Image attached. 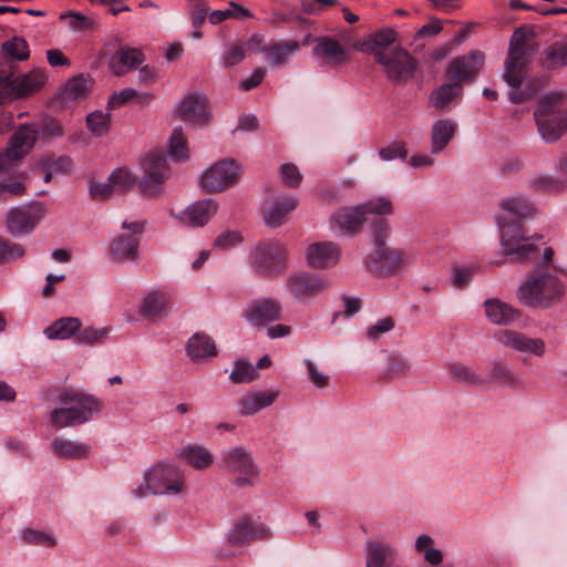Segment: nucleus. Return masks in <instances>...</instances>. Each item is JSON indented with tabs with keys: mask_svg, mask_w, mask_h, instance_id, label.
Masks as SVG:
<instances>
[{
	"mask_svg": "<svg viewBox=\"0 0 567 567\" xmlns=\"http://www.w3.org/2000/svg\"><path fill=\"white\" fill-rule=\"evenodd\" d=\"M328 282L316 275L300 272L288 278L289 292L297 299L311 298L328 288Z\"/></svg>",
	"mask_w": 567,
	"mask_h": 567,
	"instance_id": "obj_20",
	"label": "nucleus"
},
{
	"mask_svg": "<svg viewBox=\"0 0 567 567\" xmlns=\"http://www.w3.org/2000/svg\"><path fill=\"white\" fill-rule=\"evenodd\" d=\"M256 537V528L247 517L238 519L231 533L228 536V542L233 545H243L252 540Z\"/></svg>",
	"mask_w": 567,
	"mask_h": 567,
	"instance_id": "obj_41",
	"label": "nucleus"
},
{
	"mask_svg": "<svg viewBox=\"0 0 567 567\" xmlns=\"http://www.w3.org/2000/svg\"><path fill=\"white\" fill-rule=\"evenodd\" d=\"M144 61V54L140 49L122 48L110 60V69L113 74L121 76L130 72Z\"/></svg>",
	"mask_w": 567,
	"mask_h": 567,
	"instance_id": "obj_24",
	"label": "nucleus"
},
{
	"mask_svg": "<svg viewBox=\"0 0 567 567\" xmlns=\"http://www.w3.org/2000/svg\"><path fill=\"white\" fill-rule=\"evenodd\" d=\"M281 305L274 299H259L246 310L247 319L257 327L276 321L281 317Z\"/></svg>",
	"mask_w": 567,
	"mask_h": 567,
	"instance_id": "obj_21",
	"label": "nucleus"
},
{
	"mask_svg": "<svg viewBox=\"0 0 567 567\" xmlns=\"http://www.w3.org/2000/svg\"><path fill=\"white\" fill-rule=\"evenodd\" d=\"M217 212V204L212 200H202L195 203L185 213L184 218L190 226H203L205 225L213 215Z\"/></svg>",
	"mask_w": 567,
	"mask_h": 567,
	"instance_id": "obj_30",
	"label": "nucleus"
},
{
	"mask_svg": "<svg viewBox=\"0 0 567 567\" xmlns=\"http://www.w3.org/2000/svg\"><path fill=\"white\" fill-rule=\"evenodd\" d=\"M240 413L243 415H251L260 411V405L257 404V400L252 392L246 393L239 402Z\"/></svg>",
	"mask_w": 567,
	"mask_h": 567,
	"instance_id": "obj_59",
	"label": "nucleus"
},
{
	"mask_svg": "<svg viewBox=\"0 0 567 567\" xmlns=\"http://www.w3.org/2000/svg\"><path fill=\"white\" fill-rule=\"evenodd\" d=\"M64 404L51 413V422L56 427L74 426L86 422L94 411L100 409L99 402L80 393H65L61 398Z\"/></svg>",
	"mask_w": 567,
	"mask_h": 567,
	"instance_id": "obj_4",
	"label": "nucleus"
},
{
	"mask_svg": "<svg viewBox=\"0 0 567 567\" xmlns=\"http://www.w3.org/2000/svg\"><path fill=\"white\" fill-rule=\"evenodd\" d=\"M179 455L186 463L198 470L208 467L214 461L213 455L200 446H188Z\"/></svg>",
	"mask_w": 567,
	"mask_h": 567,
	"instance_id": "obj_38",
	"label": "nucleus"
},
{
	"mask_svg": "<svg viewBox=\"0 0 567 567\" xmlns=\"http://www.w3.org/2000/svg\"><path fill=\"white\" fill-rule=\"evenodd\" d=\"M110 333V328H93V327H86L83 330H79V333L76 334V340L80 343L84 344H94L103 342Z\"/></svg>",
	"mask_w": 567,
	"mask_h": 567,
	"instance_id": "obj_46",
	"label": "nucleus"
},
{
	"mask_svg": "<svg viewBox=\"0 0 567 567\" xmlns=\"http://www.w3.org/2000/svg\"><path fill=\"white\" fill-rule=\"evenodd\" d=\"M262 38L258 34L252 35L246 43L247 50H252V45H256L258 50L266 54L267 61L275 66L285 64L288 59L295 54L300 44L296 40L275 42L268 45H261Z\"/></svg>",
	"mask_w": 567,
	"mask_h": 567,
	"instance_id": "obj_18",
	"label": "nucleus"
},
{
	"mask_svg": "<svg viewBox=\"0 0 567 567\" xmlns=\"http://www.w3.org/2000/svg\"><path fill=\"white\" fill-rule=\"evenodd\" d=\"M298 205L295 197L286 198L278 203L266 213L265 219L269 226H279L284 223L286 216L292 212Z\"/></svg>",
	"mask_w": 567,
	"mask_h": 567,
	"instance_id": "obj_40",
	"label": "nucleus"
},
{
	"mask_svg": "<svg viewBox=\"0 0 567 567\" xmlns=\"http://www.w3.org/2000/svg\"><path fill=\"white\" fill-rule=\"evenodd\" d=\"M39 166L44 173L45 183H49L53 174L69 173L72 169L73 162L69 156L50 155L42 158Z\"/></svg>",
	"mask_w": 567,
	"mask_h": 567,
	"instance_id": "obj_33",
	"label": "nucleus"
},
{
	"mask_svg": "<svg viewBox=\"0 0 567 567\" xmlns=\"http://www.w3.org/2000/svg\"><path fill=\"white\" fill-rule=\"evenodd\" d=\"M171 305V296L167 292L155 290L144 298L140 312L147 319H156L166 315Z\"/></svg>",
	"mask_w": 567,
	"mask_h": 567,
	"instance_id": "obj_26",
	"label": "nucleus"
},
{
	"mask_svg": "<svg viewBox=\"0 0 567 567\" xmlns=\"http://www.w3.org/2000/svg\"><path fill=\"white\" fill-rule=\"evenodd\" d=\"M2 53L4 56L12 58L19 61L29 59V45L22 38L14 37L2 44Z\"/></svg>",
	"mask_w": 567,
	"mask_h": 567,
	"instance_id": "obj_42",
	"label": "nucleus"
},
{
	"mask_svg": "<svg viewBox=\"0 0 567 567\" xmlns=\"http://www.w3.org/2000/svg\"><path fill=\"white\" fill-rule=\"evenodd\" d=\"M178 116L185 122L205 125L208 123L209 117L207 113V101L199 95L190 94L186 96L178 110Z\"/></svg>",
	"mask_w": 567,
	"mask_h": 567,
	"instance_id": "obj_23",
	"label": "nucleus"
},
{
	"mask_svg": "<svg viewBox=\"0 0 567 567\" xmlns=\"http://www.w3.org/2000/svg\"><path fill=\"white\" fill-rule=\"evenodd\" d=\"M305 255L309 267L324 269L338 264L341 250L331 241H320L310 244Z\"/></svg>",
	"mask_w": 567,
	"mask_h": 567,
	"instance_id": "obj_19",
	"label": "nucleus"
},
{
	"mask_svg": "<svg viewBox=\"0 0 567 567\" xmlns=\"http://www.w3.org/2000/svg\"><path fill=\"white\" fill-rule=\"evenodd\" d=\"M110 183L115 188L116 193H127L136 184L137 178L135 174L127 167H118L109 177Z\"/></svg>",
	"mask_w": 567,
	"mask_h": 567,
	"instance_id": "obj_39",
	"label": "nucleus"
},
{
	"mask_svg": "<svg viewBox=\"0 0 567 567\" xmlns=\"http://www.w3.org/2000/svg\"><path fill=\"white\" fill-rule=\"evenodd\" d=\"M123 227L127 229L130 234H122L117 236L114 238L110 247L112 258L116 261L134 259L137 256V236L143 231L144 223H124Z\"/></svg>",
	"mask_w": 567,
	"mask_h": 567,
	"instance_id": "obj_17",
	"label": "nucleus"
},
{
	"mask_svg": "<svg viewBox=\"0 0 567 567\" xmlns=\"http://www.w3.org/2000/svg\"><path fill=\"white\" fill-rule=\"evenodd\" d=\"M535 120L544 140H558L567 131V95L564 92H553L543 96L535 112Z\"/></svg>",
	"mask_w": 567,
	"mask_h": 567,
	"instance_id": "obj_3",
	"label": "nucleus"
},
{
	"mask_svg": "<svg viewBox=\"0 0 567 567\" xmlns=\"http://www.w3.org/2000/svg\"><path fill=\"white\" fill-rule=\"evenodd\" d=\"M393 327V319L391 317H386L368 329V337L370 339H378L380 334L390 331Z\"/></svg>",
	"mask_w": 567,
	"mask_h": 567,
	"instance_id": "obj_58",
	"label": "nucleus"
},
{
	"mask_svg": "<svg viewBox=\"0 0 567 567\" xmlns=\"http://www.w3.org/2000/svg\"><path fill=\"white\" fill-rule=\"evenodd\" d=\"M81 328V321L74 317L58 319L45 329L49 339H68L78 332Z\"/></svg>",
	"mask_w": 567,
	"mask_h": 567,
	"instance_id": "obj_32",
	"label": "nucleus"
},
{
	"mask_svg": "<svg viewBox=\"0 0 567 567\" xmlns=\"http://www.w3.org/2000/svg\"><path fill=\"white\" fill-rule=\"evenodd\" d=\"M389 226L381 221L375 225V251L367 260V267L370 271L384 276L401 267L406 260V256L401 250L389 249L384 246L382 234H386Z\"/></svg>",
	"mask_w": 567,
	"mask_h": 567,
	"instance_id": "obj_8",
	"label": "nucleus"
},
{
	"mask_svg": "<svg viewBox=\"0 0 567 567\" xmlns=\"http://www.w3.org/2000/svg\"><path fill=\"white\" fill-rule=\"evenodd\" d=\"M256 378L255 369L251 364L238 361L230 374V379L234 383H248Z\"/></svg>",
	"mask_w": 567,
	"mask_h": 567,
	"instance_id": "obj_50",
	"label": "nucleus"
},
{
	"mask_svg": "<svg viewBox=\"0 0 567 567\" xmlns=\"http://www.w3.org/2000/svg\"><path fill=\"white\" fill-rule=\"evenodd\" d=\"M239 179V167L233 161H220L207 169L202 177V186L208 193L221 192Z\"/></svg>",
	"mask_w": 567,
	"mask_h": 567,
	"instance_id": "obj_13",
	"label": "nucleus"
},
{
	"mask_svg": "<svg viewBox=\"0 0 567 567\" xmlns=\"http://www.w3.org/2000/svg\"><path fill=\"white\" fill-rule=\"evenodd\" d=\"M62 20L69 19L70 25L75 30L93 29L95 21L91 18L85 17L80 12H70L60 17Z\"/></svg>",
	"mask_w": 567,
	"mask_h": 567,
	"instance_id": "obj_53",
	"label": "nucleus"
},
{
	"mask_svg": "<svg viewBox=\"0 0 567 567\" xmlns=\"http://www.w3.org/2000/svg\"><path fill=\"white\" fill-rule=\"evenodd\" d=\"M254 396L257 400V404L260 405V410L271 405L276 399L278 398V392L274 390L268 391H257L252 392Z\"/></svg>",
	"mask_w": 567,
	"mask_h": 567,
	"instance_id": "obj_63",
	"label": "nucleus"
},
{
	"mask_svg": "<svg viewBox=\"0 0 567 567\" xmlns=\"http://www.w3.org/2000/svg\"><path fill=\"white\" fill-rule=\"evenodd\" d=\"M393 551L388 545L369 543L367 549V567H389Z\"/></svg>",
	"mask_w": 567,
	"mask_h": 567,
	"instance_id": "obj_35",
	"label": "nucleus"
},
{
	"mask_svg": "<svg viewBox=\"0 0 567 567\" xmlns=\"http://www.w3.org/2000/svg\"><path fill=\"white\" fill-rule=\"evenodd\" d=\"M484 56L473 53L454 59L447 71L449 82L440 86L431 95V102L435 107H445L453 99L462 93L463 83L472 80L483 65Z\"/></svg>",
	"mask_w": 567,
	"mask_h": 567,
	"instance_id": "obj_2",
	"label": "nucleus"
},
{
	"mask_svg": "<svg viewBox=\"0 0 567 567\" xmlns=\"http://www.w3.org/2000/svg\"><path fill=\"white\" fill-rule=\"evenodd\" d=\"M443 30L442 21L432 19L429 23L424 24L419 31L417 35L421 38L437 35Z\"/></svg>",
	"mask_w": 567,
	"mask_h": 567,
	"instance_id": "obj_64",
	"label": "nucleus"
},
{
	"mask_svg": "<svg viewBox=\"0 0 567 567\" xmlns=\"http://www.w3.org/2000/svg\"><path fill=\"white\" fill-rule=\"evenodd\" d=\"M92 89V81L89 78L83 75H78L70 79L62 92H61V103L63 105H68L70 103L83 100L87 96Z\"/></svg>",
	"mask_w": 567,
	"mask_h": 567,
	"instance_id": "obj_28",
	"label": "nucleus"
},
{
	"mask_svg": "<svg viewBox=\"0 0 567 567\" xmlns=\"http://www.w3.org/2000/svg\"><path fill=\"white\" fill-rule=\"evenodd\" d=\"M313 51L317 56L324 59L326 63L330 65H339L348 60L346 50L331 38L320 39Z\"/></svg>",
	"mask_w": 567,
	"mask_h": 567,
	"instance_id": "obj_27",
	"label": "nucleus"
},
{
	"mask_svg": "<svg viewBox=\"0 0 567 567\" xmlns=\"http://www.w3.org/2000/svg\"><path fill=\"white\" fill-rule=\"evenodd\" d=\"M484 306L487 318L496 324L509 323L520 316L518 310L497 299H488Z\"/></svg>",
	"mask_w": 567,
	"mask_h": 567,
	"instance_id": "obj_29",
	"label": "nucleus"
},
{
	"mask_svg": "<svg viewBox=\"0 0 567 567\" xmlns=\"http://www.w3.org/2000/svg\"><path fill=\"white\" fill-rule=\"evenodd\" d=\"M52 445L54 453L61 457L82 458L87 457L91 452V447L87 444L62 439L54 440Z\"/></svg>",
	"mask_w": 567,
	"mask_h": 567,
	"instance_id": "obj_34",
	"label": "nucleus"
},
{
	"mask_svg": "<svg viewBox=\"0 0 567 567\" xmlns=\"http://www.w3.org/2000/svg\"><path fill=\"white\" fill-rule=\"evenodd\" d=\"M498 340L517 351H529L537 355L544 352V342L540 339H530L516 331L504 330L498 334Z\"/></svg>",
	"mask_w": 567,
	"mask_h": 567,
	"instance_id": "obj_25",
	"label": "nucleus"
},
{
	"mask_svg": "<svg viewBox=\"0 0 567 567\" xmlns=\"http://www.w3.org/2000/svg\"><path fill=\"white\" fill-rule=\"evenodd\" d=\"M132 100H135L138 104H147L153 100V95L150 93L138 94L133 89H124L110 99V104L112 106H120Z\"/></svg>",
	"mask_w": 567,
	"mask_h": 567,
	"instance_id": "obj_45",
	"label": "nucleus"
},
{
	"mask_svg": "<svg viewBox=\"0 0 567 567\" xmlns=\"http://www.w3.org/2000/svg\"><path fill=\"white\" fill-rule=\"evenodd\" d=\"M266 75V70L262 68H257L252 74L240 82V89L244 91H249L254 87H257Z\"/></svg>",
	"mask_w": 567,
	"mask_h": 567,
	"instance_id": "obj_60",
	"label": "nucleus"
},
{
	"mask_svg": "<svg viewBox=\"0 0 567 567\" xmlns=\"http://www.w3.org/2000/svg\"><path fill=\"white\" fill-rule=\"evenodd\" d=\"M396 33L392 29L380 30L370 35L369 40L363 44V49L373 54L374 50H382L385 53L393 51L390 45L395 41Z\"/></svg>",
	"mask_w": 567,
	"mask_h": 567,
	"instance_id": "obj_37",
	"label": "nucleus"
},
{
	"mask_svg": "<svg viewBox=\"0 0 567 567\" xmlns=\"http://www.w3.org/2000/svg\"><path fill=\"white\" fill-rule=\"evenodd\" d=\"M280 173L284 184L288 187H298L302 181V176L295 164H284Z\"/></svg>",
	"mask_w": 567,
	"mask_h": 567,
	"instance_id": "obj_52",
	"label": "nucleus"
},
{
	"mask_svg": "<svg viewBox=\"0 0 567 567\" xmlns=\"http://www.w3.org/2000/svg\"><path fill=\"white\" fill-rule=\"evenodd\" d=\"M545 65L550 69L567 65V44L554 45L546 54Z\"/></svg>",
	"mask_w": 567,
	"mask_h": 567,
	"instance_id": "obj_47",
	"label": "nucleus"
},
{
	"mask_svg": "<svg viewBox=\"0 0 567 567\" xmlns=\"http://www.w3.org/2000/svg\"><path fill=\"white\" fill-rule=\"evenodd\" d=\"M115 192V188L112 186V183L107 181L106 183H92L90 186L91 197L95 200H104L110 198Z\"/></svg>",
	"mask_w": 567,
	"mask_h": 567,
	"instance_id": "obj_54",
	"label": "nucleus"
},
{
	"mask_svg": "<svg viewBox=\"0 0 567 567\" xmlns=\"http://www.w3.org/2000/svg\"><path fill=\"white\" fill-rule=\"evenodd\" d=\"M142 178L137 186L146 196H157L162 193L165 182L171 175L166 157L162 151L153 150L140 158Z\"/></svg>",
	"mask_w": 567,
	"mask_h": 567,
	"instance_id": "obj_6",
	"label": "nucleus"
},
{
	"mask_svg": "<svg viewBox=\"0 0 567 567\" xmlns=\"http://www.w3.org/2000/svg\"><path fill=\"white\" fill-rule=\"evenodd\" d=\"M43 216L44 208L39 203L13 208L8 214L7 228L11 234H25L32 230Z\"/></svg>",
	"mask_w": 567,
	"mask_h": 567,
	"instance_id": "obj_16",
	"label": "nucleus"
},
{
	"mask_svg": "<svg viewBox=\"0 0 567 567\" xmlns=\"http://www.w3.org/2000/svg\"><path fill=\"white\" fill-rule=\"evenodd\" d=\"M433 539L427 535H421L416 539L415 549L419 553H424V559L431 565H439L442 563L443 556L439 549L432 548Z\"/></svg>",
	"mask_w": 567,
	"mask_h": 567,
	"instance_id": "obj_43",
	"label": "nucleus"
},
{
	"mask_svg": "<svg viewBox=\"0 0 567 567\" xmlns=\"http://www.w3.org/2000/svg\"><path fill=\"white\" fill-rule=\"evenodd\" d=\"M406 155L408 151L401 142L393 143L380 150V156L385 161L394 159L396 157L404 158Z\"/></svg>",
	"mask_w": 567,
	"mask_h": 567,
	"instance_id": "obj_56",
	"label": "nucleus"
},
{
	"mask_svg": "<svg viewBox=\"0 0 567 567\" xmlns=\"http://www.w3.org/2000/svg\"><path fill=\"white\" fill-rule=\"evenodd\" d=\"M392 212V203L380 197L354 208H342L334 214L333 220L344 231H355L367 220V215H390Z\"/></svg>",
	"mask_w": 567,
	"mask_h": 567,
	"instance_id": "obj_10",
	"label": "nucleus"
},
{
	"mask_svg": "<svg viewBox=\"0 0 567 567\" xmlns=\"http://www.w3.org/2000/svg\"><path fill=\"white\" fill-rule=\"evenodd\" d=\"M169 154L175 159L188 158L187 138L181 128L174 130L169 138Z\"/></svg>",
	"mask_w": 567,
	"mask_h": 567,
	"instance_id": "obj_44",
	"label": "nucleus"
},
{
	"mask_svg": "<svg viewBox=\"0 0 567 567\" xmlns=\"http://www.w3.org/2000/svg\"><path fill=\"white\" fill-rule=\"evenodd\" d=\"M375 60L383 65L385 73L392 81L406 80L415 70L414 59L404 50L398 49L385 53L374 50Z\"/></svg>",
	"mask_w": 567,
	"mask_h": 567,
	"instance_id": "obj_12",
	"label": "nucleus"
},
{
	"mask_svg": "<svg viewBox=\"0 0 567 567\" xmlns=\"http://www.w3.org/2000/svg\"><path fill=\"white\" fill-rule=\"evenodd\" d=\"M47 82L43 70L34 69L30 72L14 78L10 82L9 94L14 97H25L39 92Z\"/></svg>",
	"mask_w": 567,
	"mask_h": 567,
	"instance_id": "obj_22",
	"label": "nucleus"
},
{
	"mask_svg": "<svg viewBox=\"0 0 567 567\" xmlns=\"http://www.w3.org/2000/svg\"><path fill=\"white\" fill-rule=\"evenodd\" d=\"M501 207L503 214L498 217V225L502 233L504 255L515 262L528 261L537 254V247L524 237L519 224L506 223L514 218L532 216L534 208L528 202L516 197L503 200Z\"/></svg>",
	"mask_w": 567,
	"mask_h": 567,
	"instance_id": "obj_1",
	"label": "nucleus"
},
{
	"mask_svg": "<svg viewBox=\"0 0 567 567\" xmlns=\"http://www.w3.org/2000/svg\"><path fill=\"white\" fill-rule=\"evenodd\" d=\"M22 537L27 544L31 545H42L45 547H53L56 545L55 538L41 530L25 529L23 530Z\"/></svg>",
	"mask_w": 567,
	"mask_h": 567,
	"instance_id": "obj_48",
	"label": "nucleus"
},
{
	"mask_svg": "<svg viewBox=\"0 0 567 567\" xmlns=\"http://www.w3.org/2000/svg\"><path fill=\"white\" fill-rule=\"evenodd\" d=\"M307 368L310 379L315 385H317L318 388H326L328 385L329 377L319 372L313 362L308 361Z\"/></svg>",
	"mask_w": 567,
	"mask_h": 567,
	"instance_id": "obj_62",
	"label": "nucleus"
},
{
	"mask_svg": "<svg viewBox=\"0 0 567 567\" xmlns=\"http://www.w3.org/2000/svg\"><path fill=\"white\" fill-rule=\"evenodd\" d=\"M563 295V285L549 274L532 277L518 290V299L529 307H548Z\"/></svg>",
	"mask_w": 567,
	"mask_h": 567,
	"instance_id": "obj_5",
	"label": "nucleus"
},
{
	"mask_svg": "<svg viewBox=\"0 0 567 567\" xmlns=\"http://www.w3.org/2000/svg\"><path fill=\"white\" fill-rule=\"evenodd\" d=\"M529 61V47L527 33L518 29L514 32L508 58L506 61L505 80L513 86L518 87L527 73V63Z\"/></svg>",
	"mask_w": 567,
	"mask_h": 567,
	"instance_id": "obj_9",
	"label": "nucleus"
},
{
	"mask_svg": "<svg viewBox=\"0 0 567 567\" xmlns=\"http://www.w3.org/2000/svg\"><path fill=\"white\" fill-rule=\"evenodd\" d=\"M37 136L38 133L32 126L19 127L11 136L7 150L0 153V172H8L22 159L33 147Z\"/></svg>",
	"mask_w": 567,
	"mask_h": 567,
	"instance_id": "obj_11",
	"label": "nucleus"
},
{
	"mask_svg": "<svg viewBox=\"0 0 567 567\" xmlns=\"http://www.w3.org/2000/svg\"><path fill=\"white\" fill-rule=\"evenodd\" d=\"M187 352L192 359H204L215 357L217 349L208 336L196 333L188 341Z\"/></svg>",
	"mask_w": 567,
	"mask_h": 567,
	"instance_id": "obj_31",
	"label": "nucleus"
},
{
	"mask_svg": "<svg viewBox=\"0 0 567 567\" xmlns=\"http://www.w3.org/2000/svg\"><path fill=\"white\" fill-rule=\"evenodd\" d=\"M86 123L89 130L95 135H103L109 131V115L102 112H94L87 115Z\"/></svg>",
	"mask_w": 567,
	"mask_h": 567,
	"instance_id": "obj_49",
	"label": "nucleus"
},
{
	"mask_svg": "<svg viewBox=\"0 0 567 567\" xmlns=\"http://www.w3.org/2000/svg\"><path fill=\"white\" fill-rule=\"evenodd\" d=\"M245 44L236 42L231 43L223 54V62L225 66H234L245 59Z\"/></svg>",
	"mask_w": 567,
	"mask_h": 567,
	"instance_id": "obj_51",
	"label": "nucleus"
},
{
	"mask_svg": "<svg viewBox=\"0 0 567 567\" xmlns=\"http://www.w3.org/2000/svg\"><path fill=\"white\" fill-rule=\"evenodd\" d=\"M24 249L20 245H9L0 237V262L7 259H14L23 256Z\"/></svg>",
	"mask_w": 567,
	"mask_h": 567,
	"instance_id": "obj_55",
	"label": "nucleus"
},
{
	"mask_svg": "<svg viewBox=\"0 0 567 567\" xmlns=\"http://www.w3.org/2000/svg\"><path fill=\"white\" fill-rule=\"evenodd\" d=\"M287 255L286 247L278 241L261 244L255 251V264L261 272L279 275L286 269Z\"/></svg>",
	"mask_w": 567,
	"mask_h": 567,
	"instance_id": "obj_14",
	"label": "nucleus"
},
{
	"mask_svg": "<svg viewBox=\"0 0 567 567\" xmlns=\"http://www.w3.org/2000/svg\"><path fill=\"white\" fill-rule=\"evenodd\" d=\"M227 471L236 476L238 485L252 484L257 476L258 471L255 466L250 455L241 447L231 450L224 458Z\"/></svg>",
	"mask_w": 567,
	"mask_h": 567,
	"instance_id": "obj_15",
	"label": "nucleus"
},
{
	"mask_svg": "<svg viewBox=\"0 0 567 567\" xmlns=\"http://www.w3.org/2000/svg\"><path fill=\"white\" fill-rule=\"evenodd\" d=\"M455 134V125L450 121H437L432 128L433 152L442 151Z\"/></svg>",
	"mask_w": 567,
	"mask_h": 567,
	"instance_id": "obj_36",
	"label": "nucleus"
},
{
	"mask_svg": "<svg viewBox=\"0 0 567 567\" xmlns=\"http://www.w3.org/2000/svg\"><path fill=\"white\" fill-rule=\"evenodd\" d=\"M185 488L182 474L173 466L157 464L145 475V485L137 489L140 496L153 494H178Z\"/></svg>",
	"mask_w": 567,
	"mask_h": 567,
	"instance_id": "obj_7",
	"label": "nucleus"
},
{
	"mask_svg": "<svg viewBox=\"0 0 567 567\" xmlns=\"http://www.w3.org/2000/svg\"><path fill=\"white\" fill-rule=\"evenodd\" d=\"M241 240V236L237 231H226L219 235L215 240V246L228 248Z\"/></svg>",
	"mask_w": 567,
	"mask_h": 567,
	"instance_id": "obj_61",
	"label": "nucleus"
},
{
	"mask_svg": "<svg viewBox=\"0 0 567 567\" xmlns=\"http://www.w3.org/2000/svg\"><path fill=\"white\" fill-rule=\"evenodd\" d=\"M16 65L11 61L3 60L0 62V87H6L8 93Z\"/></svg>",
	"mask_w": 567,
	"mask_h": 567,
	"instance_id": "obj_57",
	"label": "nucleus"
}]
</instances>
